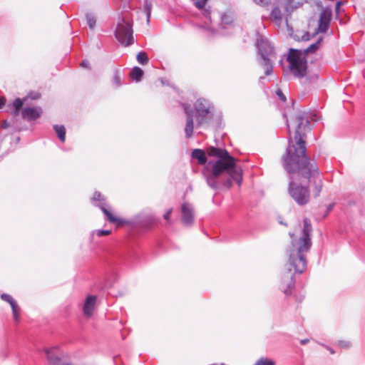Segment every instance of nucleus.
I'll use <instances>...</instances> for the list:
<instances>
[{
    "instance_id": "obj_12",
    "label": "nucleus",
    "mask_w": 365,
    "mask_h": 365,
    "mask_svg": "<svg viewBox=\"0 0 365 365\" xmlns=\"http://www.w3.org/2000/svg\"><path fill=\"white\" fill-rule=\"evenodd\" d=\"M41 113L42 109L40 107L24 108L21 112L23 118L28 121L38 118Z\"/></svg>"
},
{
    "instance_id": "obj_2",
    "label": "nucleus",
    "mask_w": 365,
    "mask_h": 365,
    "mask_svg": "<svg viewBox=\"0 0 365 365\" xmlns=\"http://www.w3.org/2000/svg\"><path fill=\"white\" fill-rule=\"evenodd\" d=\"M303 222L304 227L299 237L289 234L292 242L288 251L289 259L280 286V289L286 295L292 293L291 290L294 286V274H302L307 267L305 254L309 252L312 245L310 236L312 227L309 219L305 218Z\"/></svg>"
},
{
    "instance_id": "obj_37",
    "label": "nucleus",
    "mask_w": 365,
    "mask_h": 365,
    "mask_svg": "<svg viewBox=\"0 0 365 365\" xmlns=\"http://www.w3.org/2000/svg\"><path fill=\"white\" fill-rule=\"evenodd\" d=\"M341 4V3L340 1H339V2H337V3H336V10L339 9V7L340 6Z\"/></svg>"
},
{
    "instance_id": "obj_33",
    "label": "nucleus",
    "mask_w": 365,
    "mask_h": 365,
    "mask_svg": "<svg viewBox=\"0 0 365 365\" xmlns=\"http://www.w3.org/2000/svg\"><path fill=\"white\" fill-rule=\"evenodd\" d=\"M81 66L82 67H83V68H88V67H89V63H88V61H86V60H85V61H83L81 63Z\"/></svg>"
},
{
    "instance_id": "obj_7",
    "label": "nucleus",
    "mask_w": 365,
    "mask_h": 365,
    "mask_svg": "<svg viewBox=\"0 0 365 365\" xmlns=\"http://www.w3.org/2000/svg\"><path fill=\"white\" fill-rule=\"evenodd\" d=\"M43 351L50 365H70L66 354L60 349L58 346L45 348Z\"/></svg>"
},
{
    "instance_id": "obj_23",
    "label": "nucleus",
    "mask_w": 365,
    "mask_h": 365,
    "mask_svg": "<svg viewBox=\"0 0 365 365\" xmlns=\"http://www.w3.org/2000/svg\"><path fill=\"white\" fill-rule=\"evenodd\" d=\"M137 61L142 65H145L148 63V57L145 52H139L137 54Z\"/></svg>"
},
{
    "instance_id": "obj_9",
    "label": "nucleus",
    "mask_w": 365,
    "mask_h": 365,
    "mask_svg": "<svg viewBox=\"0 0 365 365\" xmlns=\"http://www.w3.org/2000/svg\"><path fill=\"white\" fill-rule=\"evenodd\" d=\"M332 12L329 8L323 9L319 20L318 31L325 33L328 30L331 19Z\"/></svg>"
},
{
    "instance_id": "obj_1",
    "label": "nucleus",
    "mask_w": 365,
    "mask_h": 365,
    "mask_svg": "<svg viewBox=\"0 0 365 365\" xmlns=\"http://www.w3.org/2000/svg\"><path fill=\"white\" fill-rule=\"evenodd\" d=\"M309 118L317 121V115L312 117L306 113H300L287 120V125L289 130L290 124H297L295 132L296 144H293L291 138L286 154L282 157L283 167L291 175L288 186L289 196L300 206L309 202L310 192L309 188L298 181L302 178L308 180L313 187L312 192L315 197L319 196L322 190L323 182L320 177L319 170L314 160H311L306 155L305 141L303 139V131L306 130L309 123ZM290 130H289V133Z\"/></svg>"
},
{
    "instance_id": "obj_11",
    "label": "nucleus",
    "mask_w": 365,
    "mask_h": 365,
    "mask_svg": "<svg viewBox=\"0 0 365 365\" xmlns=\"http://www.w3.org/2000/svg\"><path fill=\"white\" fill-rule=\"evenodd\" d=\"M184 110L186 114V123L185 128V133L187 138L191 137L193 131V111L191 110L190 106L183 105Z\"/></svg>"
},
{
    "instance_id": "obj_27",
    "label": "nucleus",
    "mask_w": 365,
    "mask_h": 365,
    "mask_svg": "<svg viewBox=\"0 0 365 365\" xmlns=\"http://www.w3.org/2000/svg\"><path fill=\"white\" fill-rule=\"evenodd\" d=\"M113 82L117 86H119L120 85V77L118 71H116L114 74Z\"/></svg>"
},
{
    "instance_id": "obj_30",
    "label": "nucleus",
    "mask_w": 365,
    "mask_h": 365,
    "mask_svg": "<svg viewBox=\"0 0 365 365\" xmlns=\"http://www.w3.org/2000/svg\"><path fill=\"white\" fill-rule=\"evenodd\" d=\"M277 95L280 98V99L282 101H286V97L283 94L282 91L281 90H278L277 91Z\"/></svg>"
},
{
    "instance_id": "obj_18",
    "label": "nucleus",
    "mask_w": 365,
    "mask_h": 365,
    "mask_svg": "<svg viewBox=\"0 0 365 365\" xmlns=\"http://www.w3.org/2000/svg\"><path fill=\"white\" fill-rule=\"evenodd\" d=\"M99 207L101 208V210L103 211V212L105 214V215L106 216L108 220L110 222H113V223H116L119 221V219L118 217H116L115 216H114L105 206L104 204L103 203H101L99 204Z\"/></svg>"
},
{
    "instance_id": "obj_22",
    "label": "nucleus",
    "mask_w": 365,
    "mask_h": 365,
    "mask_svg": "<svg viewBox=\"0 0 365 365\" xmlns=\"http://www.w3.org/2000/svg\"><path fill=\"white\" fill-rule=\"evenodd\" d=\"M87 24L91 29H93L96 26V17L91 14H87L86 15Z\"/></svg>"
},
{
    "instance_id": "obj_34",
    "label": "nucleus",
    "mask_w": 365,
    "mask_h": 365,
    "mask_svg": "<svg viewBox=\"0 0 365 365\" xmlns=\"http://www.w3.org/2000/svg\"><path fill=\"white\" fill-rule=\"evenodd\" d=\"M309 341V340L308 339H305L301 340L300 343H301V344L304 345V344H307Z\"/></svg>"
},
{
    "instance_id": "obj_38",
    "label": "nucleus",
    "mask_w": 365,
    "mask_h": 365,
    "mask_svg": "<svg viewBox=\"0 0 365 365\" xmlns=\"http://www.w3.org/2000/svg\"><path fill=\"white\" fill-rule=\"evenodd\" d=\"M292 6V2L290 1V0L289 1V4H288V6Z\"/></svg>"
},
{
    "instance_id": "obj_4",
    "label": "nucleus",
    "mask_w": 365,
    "mask_h": 365,
    "mask_svg": "<svg viewBox=\"0 0 365 365\" xmlns=\"http://www.w3.org/2000/svg\"><path fill=\"white\" fill-rule=\"evenodd\" d=\"M322 38L317 40L314 43L311 44L304 51L291 48L287 58L289 62V69L296 78H303L307 74V61L306 55L309 53L315 52L319 47Z\"/></svg>"
},
{
    "instance_id": "obj_6",
    "label": "nucleus",
    "mask_w": 365,
    "mask_h": 365,
    "mask_svg": "<svg viewBox=\"0 0 365 365\" xmlns=\"http://www.w3.org/2000/svg\"><path fill=\"white\" fill-rule=\"evenodd\" d=\"M132 22L125 16L119 18L115 30L116 39L123 46H128L133 43Z\"/></svg>"
},
{
    "instance_id": "obj_40",
    "label": "nucleus",
    "mask_w": 365,
    "mask_h": 365,
    "mask_svg": "<svg viewBox=\"0 0 365 365\" xmlns=\"http://www.w3.org/2000/svg\"><path fill=\"white\" fill-rule=\"evenodd\" d=\"M149 16H150V11H148V17H149Z\"/></svg>"
},
{
    "instance_id": "obj_13",
    "label": "nucleus",
    "mask_w": 365,
    "mask_h": 365,
    "mask_svg": "<svg viewBox=\"0 0 365 365\" xmlns=\"http://www.w3.org/2000/svg\"><path fill=\"white\" fill-rule=\"evenodd\" d=\"M1 299H3L5 302H7L11 305V307L12 309L13 312V317L14 319L16 322H18L19 320V312L20 308L16 303V302L12 298V297L7 294H2L1 295Z\"/></svg>"
},
{
    "instance_id": "obj_14",
    "label": "nucleus",
    "mask_w": 365,
    "mask_h": 365,
    "mask_svg": "<svg viewBox=\"0 0 365 365\" xmlns=\"http://www.w3.org/2000/svg\"><path fill=\"white\" fill-rule=\"evenodd\" d=\"M96 302V297L95 296L91 295L86 298L83 305V314L86 317L89 318L93 314Z\"/></svg>"
},
{
    "instance_id": "obj_29",
    "label": "nucleus",
    "mask_w": 365,
    "mask_h": 365,
    "mask_svg": "<svg viewBox=\"0 0 365 365\" xmlns=\"http://www.w3.org/2000/svg\"><path fill=\"white\" fill-rule=\"evenodd\" d=\"M110 233V230H97L96 234L98 237L108 235Z\"/></svg>"
},
{
    "instance_id": "obj_19",
    "label": "nucleus",
    "mask_w": 365,
    "mask_h": 365,
    "mask_svg": "<svg viewBox=\"0 0 365 365\" xmlns=\"http://www.w3.org/2000/svg\"><path fill=\"white\" fill-rule=\"evenodd\" d=\"M143 75V71L139 67H134L130 73V76L137 82L140 81Z\"/></svg>"
},
{
    "instance_id": "obj_35",
    "label": "nucleus",
    "mask_w": 365,
    "mask_h": 365,
    "mask_svg": "<svg viewBox=\"0 0 365 365\" xmlns=\"http://www.w3.org/2000/svg\"><path fill=\"white\" fill-rule=\"evenodd\" d=\"M5 103V99L4 98H0V108L3 106Z\"/></svg>"
},
{
    "instance_id": "obj_39",
    "label": "nucleus",
    "mask_w": 365,
    "mask_h": 365,
    "mask_svg": "<svg viewBox=\"0 0 365 365\" xmlns=\"http://www.w3.org/2000/svg\"><path fill=\"white\" fill-rule=\"evenodd\" d=\"M331 208H332V205H330L328 209H329V210H331Z\"/></svg>"
},
{
    "instance_id": "obj_15",
    "label": "nucleus",
    "mask_w": 365,
    "mask_h": 365,
    "mask_svg": "<svg viewBox=\"0 0 365 365\" xmlns=\"http://www.w3.org/2000/svg\"><path fill=\"white\" fill-rule=\"evenodd\" d=\"M194 5L199 9L202 11L203 16L211 21L210 11L205 6L209 0H192Z\"/></svg>"
},
{
    "instance_id": "obj_8",
    "label": "nucleus",
    "mask_w": 365,
    "mask_h": 365,
    "mask_svg": "<svg viewBox=\"0 0 365 365\" xmlns=\"http://www.w3.org/2000/svg\"><path fill=\"white\" fill-rule=\"evenodd\" d=\"M195 111L197 114V123L199 125L204 123L205 117L210 112V105L205 99L200 98L195 103Z\"/></svg>"
},
{
    "instance_id": "obj_5",
    "label": "nucleus",
    "mask_w": 365,
    "mask_h": 365,
    "mask_svg": "<svg viewBox=\"0 0 365 365\" xmlns=\"http://www.w3.org/2000/svg\"><path fill=\"white\" fill-rule=\"evenodd\" d=\"M257 46L261 56L259 63L264 68V74L269 76L272 72V63L275 59L274 48L269 41L264 37L257 39Z\"/></svg>"
},
{
    "instance_id": "obj_16",
    "label": "nucleus",
    "mask_w": 365,
    "mask_h": 365,
    "mask_svg": "<svg viewBox=\"0 0 365 365\" xmlns=\"http://www.w3.org/2000/svg\"><path fill=\"white\" fill-rule=\"evenodd\" d=\"M192 157L193 158L197 159L199 163L201 165H204L206 163L207 158L205 152L200 149H195L192 152Z\"/></svg>"
},
{
    "instance_id": "obj_20",
    "label": "nucleus",
    "mask_w": 365,
    "mask_h": 365,
    "mask_svg": "<svg viewBox=\"0 0 365 365\" xmlns=\"http://www.w3.org/2000/svg\"><path fill=\"white\" fill-rule=\"evenodd\" d=\"M233 21V15L231 13H225L221 16V24L224 26L231 24Z\"/></svg>"
},
{
    "instance_id": "obj_17",
    "label": "nucleus",
    "mask_w": 365,
    "mask_h": 365,
    "mask_svg": "<svg viewBox=\"0 0 365 365\" xmlns=\"http://www.w3.org/2000/svg\"><path fill=\"white\" fill-rule=\"evenodd\" d=\"M283 15L279 7H274L271 12V19L277 25L282 23Z\"/></svg>"
},
{
    "instance_id": "obj_21",
    "label": "nucleus",
    "mask_w": 365,
    "mask_h": 365,
    "mask_svg": "<svg viewBox=\"0 0 365 365\" xmlns=\"http://www.w3.org/2000/svg\"><path fill=\"white\" fill-rule=\"evenodd\" d=\"M53 129L55 130L56 134L58 135V138L64 142L66 139V129L63 125H56L53 126Z\"/></svg>"
},
{
    "instance_id": "obj_24",
    "label": "nucleus",
    "mask_w": 365,
    "mask_h": 365,
    "mask_svg": "<svg viewBox=\"0 0 365 365\" xmlns=\"http://www.w3.org/2000/svg\"><path fill=\"white\" fill-rule=\"evenodd\" d=\"M255 365H275V362L272 360L269 359L267 358H260L259 359Z\"/></svg>"
},
{
    "instance_id": "obj_26",
    "label": "nucleus",
    "mask_w": 365,
    "mask_h": 365,
    "mask_svg": "<svg viewBox=\"0 0 365 365\" xmlns=\"http://www.w3.org/2000/svg\"><path fill=\"white\" fill-rule=\"evenodd\" d=\"M256 4L261 6H268L272 0H252Z\"/></svg>"
},
{
    "instance_id": "obj_3",
    "label": "nucleus",
    "mask_w": 365,
    "mask_h": 365,
    "mask_svg": "<svg viewBox=\"0 0 365 365\" xmlns=\"http://www.w3.org/2000/svg\"><path fill=\"white\" fill-rule=\"evenodd\" d=\"M207 152L210 156L218 158L212 165L209 163L203 172L207 183L211 188L215 190L220 184L230 187L233 182L238 185L241 183L242 170L227 150L210 147Z\"/></svg>"
},
{
    "instance_id": "obj_10",
    "label": "nucleus",
    "mask_w": 365,
    "mask_h": 365,
    "mask_svg": "<svg viewBox=\"0 0 365 365\" xmlns=\"http://www.w3.org/2000/svg\"><path fill=\"white\" fill-rule=\"evenodd\" d=\"M182 213V222L185 226H190L192 225L195 218V212L192 206L187 202H185L181 206Z\"/></svg>"
},
{
    "instance_id": "obj_25",
    "label": "nucleus",
    "mask_w": 365,
    "mask_h": 365,
    "mask_svg": "<svg viewBox=\"0 0 365 365\" xmlns=\"http://www.w3.org/2000/svg\"><path fill=\"white\" fill-rule=\"evenodd\" d=\"M13 106L15 108L14 114L17 115L23 106V101L20 98H16L14 101Z\"/></svg>"
},
{
    "instance_id": "obj_36",
    "label": "nucleus",
    "mask_w": 365,
    "mask_h": 365,
    "mask_svg": "<svg viewBox=\"0 0 365 365\" xmlns=\"http://www.w3.org/2000/svg\"><path fill=\"white\" fill-rule=\"evenodd\" d=\"M327 348L330 351L331 354H333L335 353V351L331 348H329V347H327Z\"/></svg>"
},
{
    "instance_id": "obj_28",
    "label": "nucleus",
    "mask_w": 365,
    "mask_h": 365,
    "mask_svg": "<svg viewBox=\"0 0 365 365\" xmlns=\"http://www.w3.org/2000/svg\"><path fill=\"white\" fill-rule=\"evenodd\" d=\"M339 346L340 347H342V348H344V349H347V348H349L351 346V343L349 341H339Z\"/></svg>"
},
{
    "instance_id": "obj_32",
    "label": "nucleus",
    "mask_w": 365,
    "mask_h": 365,
    "mask_svg": "<svg viewBox=\"0 0 365 365\" xmlns=\"http://www.w3.org/2000/svg\"><path fill=\"white\" fill-rule=\"evenodd\" d=\"M172 211L173 210L172 209H169L163 215V217L165 220H168L169 217H170V215H171L172 213Z\"/></svg>"
},
{
    "instance_id": "obj_31",
    "label": "nucleus",
    "mask_w": 365,
    "mask_h": 365,
    "mask_svg": "<svg viewBox=\"0 0 365 365\" xmlns=\"http://www.w3.org/2000/svg\"><path fill=\"white\" fill-rule=\"evenodd\" d=\"M101 193L96 192L92 197V200H101Z\"/></svg>"
}]
</instances>
